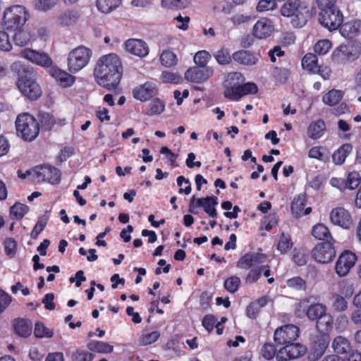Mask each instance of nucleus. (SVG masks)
<instances>
[{
	"label": "nucleus",
	"instance_id": "obj_27",
	"mask_svg": "<svg viewBox=\"0 0 361 361\" xmlns=\"http://www.w3.org/2000/svg\"><path fill=\"white\" fill-rule=\"evenodd\" d=\"M332 348L336 353V355L340 357H343L348 353L349 354L353 348L350 341L342 336H338L334 339Z\"/></svg>",
	"mask_w": 361,
	"mask_h": 361
},
{
	"label": "nucleus",
	"instance_id": "obj_46",
	"mask_svg": "<svg viewBox=\"0 0 361 361\" xmlns=\"http://www.w3.org/2000/svg\"><path fill=\"white\" fill-rule=\"evenodd\" d=\"M293 242L289 234L282 233L280 236V240L277 245V249L281 254H285L292 247Z\"/></svg>",
	"mask_w": 361,
	"mask_h": 361
},
{
	"label": "nucleus",
	"instance_id": "obj_44",
	"mask_svg": "<svg viewBox=\"0 0 361 361\" xmlns=\"http://www.w3.org/2000/svg\"><path fill=\"white\" fill-rule=\"evenodd\" d=\"M271 73L276 81L281 84H285L288 81L290 71L286 68H279L276 66L273 68Z\"/></svg>",
	"mask_w": 361,
	"mask_h": 361
},
{
	"label": "nucleus",
	"instance_id": "obj_30",
	"mask_svg": "<svg viewBox=\"0 0 361 361\" xmlns=\"http://www.w3.org/2000/svg\"><path fill=\"white\" fill-rule=\"evenodd\" d=\"M13 327L15 332L21 337H28L32 333V322L27 319H16Z\"/></svg>",
	"mask_w": 361,
	"mask_h": 361
},
{
	"label": "nucleus",
	"instance_id": "obj_23",
	"mask_svg": "<svg viewBox=\"0 0 361 361\" xmlns=\"http://www.w3.org/2000/svg\"><path fill=\"white\" fill-rule=\"evenodd\" d=\"M126 50L132 54L139 57H144L149 53L147 44L141 39H130L126 43Z\"/></svg>",
	"mask_w": 361,
	"mask_h": 361
},
{
	"label": "nucleus",
	"instance_id": "obj_38",
	"mask_svg": "<svg viewBox=\"0 0 361 361\" xmlns=\"http://www.w3.org/2000/svg\"><path fill=\"white\" fill-rule=\"evenodd\" d=\"M317 56L312 53L307 54L302 59V68L310 73H313L317 68Z\"/></svg>",
	"mask_w": 361,
	"mask_h": 361
},
{
	"label": "nucleus",
	"instance_id": "obj_13",
	"mask_svg": "<svg viewBox=\"0 0 361 361\" xmlns=\"http://www.w3.org/2000/svg\"><path fill=\"white\" fill-rule=\"evenodd\" d=\"M11 70L14 76L17 78V86L37 80L36 72L34 68L29 65L24 64L19 61L14 62L11 66Z\"/></svg>",
	"mask_w": 361,
	"mask_h": 361
},
{
	"label": "nucleus",
	"instance_id": "obj_52",
	"mask_svg": "<svg viewBox=\"0 0 361 361\" xmlns=\"http://www.w3.org/2000/svg\"><path fill=\"white\" fill-rule=\"evenodd\" d=\"M214 57L220 65L229 64L233 59L228 49L224 48L218 50L214 54Z\"/></svg>",
	"mask_w": 361,
	"mask_h": 361
},
{
	"label": "nucleus",
	"instance_id": "obj_4",
	"mask_svg": "<svg viewBox=\"0 0 361 361\" xmlns=\"http://www.w3.org/2000/svg\"><path fill=\"white\" fill-rule=\"evenodd\" d=\"M15 124L18 136L25 142H32L39 135L40 124L29 113L20 114L16 118Z\"/></svg>",
	"mask_w": 361,
	"mask_h": 361
},
{
	"label": "nucleus",
	"instance_id": "obj_60",
	"mask_svg": "<svg viewBox=\"0 0 361 361\" xmlns=\"http://www.w3.org/2000/svg\"><path fill=\"white\" fill-rule=\"evenodd\" d=\"M161 78L164 82H171L173 84H178L183 80L182 77L179 74L169 71H163Z\"/></svg>",
	"mask_w": 361,
	"mask_h": 361
},
{
	"label": "nucleus",
	"instance_id": "obj_45",
	"mask_svg": "<svg viewBox=\"0 0 361 361\" xmlns=\"http://www.w3.org/2000/svg\"><path fill=\"white\" fill-rule=\"evenodd\" d=\"M160 61L163 66L171 67L177 63L176 55L171 51L165 50L160 56Z\"/></svg>",
	"mask_w": 361,
	"mask_h": 361
},
{
	"label": "nucleus",
	"instance_id": "obj_47",
	"mask_svg": "<svg viewBox=\"0 0 361 361\" xmlns=\"http://www.w3.org/2000/svg\"><path fill=\"white\" fill-rule=\"evenodd\" d=\"M34 334L37 338H51L54 333L52 330L46 327L43 323L37 322L35 324Z\"/></svg>",
	"mask_w": 361,
	"mask_h": 361
},
{
	"label": "nucleus",
	"instance_id": "obj_10",
	"mask_svg": "<svg viewBox=\"0 0 361 361\" xmlns=\"http://www.w3.org/2000/svg\"><path fill=\"white\" fill-rule=\"evenodd\" d=\"M343 20V14L337 7H329L327 9L322 8L320 10L319 21L321 25L330 31L339 28Z\"/></svg>",
	"mask_w": 361,
	"mask_h": 361
},
{
	"label": "nucleus",
	"instance_id": "obj_51",
	"mask_svg": "<svg viewBox=\"0 0 361 361\" xmlns=\"http://www.w3.org/2000/svg\"><path fill=\"white\" fill-rule=\"evenodd\" d=\"M160 336L158 331L144 334L139 338V345L141 346L147 345L156 342Z\"/></svg>",
	"mask_w": 361,
	"mask_h": 361
},
{
	"label": "nucleus",
	"instance_id": "obj_41",
	"mask_svg": "<svg viewBox=\"0 0 361 361\" xmlns=\"http://www.w3.org/2000/svg\"><path fill=\"white\" fill-rule=\"evenodd\" d=\"M49 219V216L44 214L38 218L37 222L30 233L31 238L36 240L39 234L44 229Z\"/></svg>",
	"mask_w": 361,
	"mask_h": 361
},
{
	"label": "nucleus",
	"instance_id": "obj_61",
	"mask_svg": "<svg viewBox=\"0 0 361 361\" xmlns=\"http://www.w3.org/2000/svg\"><path fill=\"white\" fill-rule=\"evenodd\" d=\"M177 184L180 187L179 193H185L189 195L191 192V185L189 179L185 178L183 176L177 178Z\"/></svg>",
	"mask_w": 361,
	"mask_h": 361
},
{
	"label": "nucleus",
	"instance_id": "obj_58",
	"mask_svg": "<svg viewBox=\"0 0 361 361\" xmlns=\"http://www.w3.org/2000/svg\"><path fill=\"white\" fill-rule=\"evenodd\" d=\"M360 182L361 177L358 172L352 171L348 173L346 180L348 189L353 190L356 188L360 184Z\"/></svg>",
	"mask_w": 361,
	"mask_h": 361
},
{
	"label": "nucleus",
	"instance_id": "obj_33",
	"mask_svg": "<svg viewBox=\"0 0 361 361\" xmlns=\"http://www.w3.org/2000/svg\"><path fill=\"white\" fill-rule=\"evenodd\" d=\"M343 97V91L332 89L323 96L322 101L325 104L333 106L338 104Z\"/></svg>",
	"mask_w": 361,
	"mask_h": 361
},
{
	"label": "nucleus",
	"instance_id": "obj_22",
	"mask_svg": "<svg viewBox=\"0 0 361 361\" xmlns=\"http://www.w3.org/2000/svg\"><path fill=\"white\" fill-rule=\"evenodd\" d=\"M273 30L271 21L267 18H262L254 25L252 34L258 39H265L271 35Z\"/></svg>",
	"mask_w": 361,
	"mask_h": 361
},
{
	"label": "nucleus",
	"instance_id": "obj_39",
	"mask_svg": "<svg viewBox=\"0 0 361 361\" xmlns=\"http://www.w3.org/2000/svg\"><path fill=\"white\" fill-rule=\"evenodd\" d=\"M306 205V201L304 198L298 197L295 198L291 203V212L293 216L299 219L302 216V212Z\"/></svg>",
	"mask_w": 361,
	"mask_h": 361
},
{
	"label": "nucleus",
	"instance_id": "obj_9",
	"mask_svg": "<svg viewBox=\"0 0 361 361\" xmlns=\"http://www.w3.org/2000/svg\"><path fill=\"white\" fill-rule=\"evenodd\" d=\"M336 241H327L317 243L312 250L311 255L314 260L320 264L331 262L336 257V249L334 245Z\"/></svg>",
	"mask_w": 361,
	"mask_h": 361
},
{
	"label": "nucleus",
	"instance_id": "obj_37",
	"mask_svg": "<svg viewBox=\"0 0 361 361\" xmlns=\"http://www.w3.org/2000/svg\"><path fill=\"white\" fill-rule=\"evenodd\" d=\"M28 211V206L20 202H16L10 207V215L16 220H20Z\"/></svg>",
	"mask_w": 361,
	"mask_h": 361
},
{
	"label": "nucleus",
	"instance_id": "obj_55",
	"mask_svg": "<svg viewBox=\"0 0 361 361\" xmlns=\"http://www.w3.org/2000/svg\"><path fill=\"white\" fill-rule=\"evenodd\" d=\"M162 5L169 8H176L182 9L188 7L190 1V0H161Z\"/></svg>",
	"mask_w": 361,
	"mask_h": 361
},
{
	"label": "nucleus",
	"instance_id": "obj_18",
	"mask_svg": "<svg viewBox=\"0 0 361 361\" xmlns=\"http://www.w3.org/2000/svg\"><path fill=\"white\" fill-rule=\"evenodd\" d=\"M21 55L27 60L41 66L47 68L52 66V59L44 52L26 48L21 51Z\"/></svg>",
	"mask_w": 361,
	"mask_h": 361
},
{
	"label": "nucleus",
	"instance_id": "obj_5",
	"mask_svg": "<svg viewBox=\"0 0 361 361\" xmlns=\"http://www.w3.org/2000/svg\"><path fill=\"white\" fill-rule=\"evenodd\" d=\"M360 55L361 42L355 39L336 47L331 54V59L337 65L346 64L355 61Z\"/></svg>",
	"mask_w": 361,
	"mask_h": 361
},
{
	"label": "nucleus",
	"instance_id": "obj_1",
	"mask_svg": "<svg viewBox=\"0 0 361 361\" xmlns=\"http://www.w3.org/2000/svg\"><path fill=\"white\" fill-rule=\"evenodd\" d=\"M121 60L116 54L102 56L97 61L94 75L97 84L109 91L120 92V82L123 76Z\"/></svg>",
	"mask_w": 361,
	"mask_h": 361
},
{
	"label": "nucleus",
	"instance_id": "obj_8",
	"mask_svg": "<svg viewBox=\"0 0 361 361\" xmlns=\"http://www.w3.org/2000/svg\"><path fill=\"white\" fill-rule=\"evenodd\" d=\"M92 50L85 46H79L72 50L68 57V68L70 72L77 73L88 63Z\"/></svg>",
	"mask_w": 361,
	"mask_h": 361
},
{
	"label": "nucleus",
	"instance_id": "obj_29",
	"mask_svg": "<svg viewBox=\"0 0 361 361\" xmlns=\"http://www.w3.org/2000/svg\"><path fill=\"white\" fill-rule=\"evenodd\" d=\"M312 236L318 240L336 241L332 237L330 231L327 226L323 224H317L312 228L311 232Z\"/></svg>",
	"mask_w": 361,
	"mask_h": 361
},
{
	"label": "nucleus",
	"instance_id": "obj_21",
	"mask_svg": "<svg viewBox=\"0 0 361 361\" xmlns=\"http://www.w3.org/2000/svg\"><path fill=\"white\" fill-rule=\"evenodd\" d=\"M22 95L30 101H35L39 99L42 93L39 85L37 80L32 82H28L26 84H22L17 86Z\"/></svg>",
	"mask_w": 361,
	"mask_h": 361
},
{
	"label": "nucleus",
	"instance_id": "obj_14",
	"mask_svg": "<svg viewBox=\"0 0 361 361\" xmlns=\"http://www.w3.org/2000/svg\"><path fill=\"white\" fill-rule=\"evenodd\" d=\"M307 353V347L299 343L292 342L280 348L276 354L279 361H288L303 356Z\"/></svg>",
	"mask_w": 361,
	"mask_h": 361
},
{
	"label": "nucleus",
	"instance_id": "obj_54",
	"mask_svg": "<svg viewBox=\"0 0 361 361\" xmlns=\"http://www.w3.org/2000/svg\"><path fill=\"white\" fill-rule=\"evenodd\" d=\"M95 355L86 350H76L72 355L73 361H92Z\"/></svg>",
	"mask_w": 361,
	"mask_h": 361
},
{
	"label": "nucleus",
	"instance_id": "obj_2",
	"mask_svg": "<svg viewBox=\"0 0 361 361\" xmlns=\"http://www.w3.org/2000/svg\"><path fill=\"white\" fill-rule=\"evenodd\" d=\"M281 13L285 17H291L294 27H302L316 13L314 7L310 10L308 6L300 0H287L281 8Z\"/></svg>",
	"mask_w": 361,
	"mask_h": 361
},
{
	"label": "nucleus",
	"instance_id": "obj_63",
	"mask_svg": "<svg viewBox=\"0 0 361 361\" xmlns=\"http://www.w3.org/2000/svg\"><path fill=\"white\" fill-rule=\"evenodd\" d=\"M322 149H324L322 147H314L311 148L309 151L308 155L310 158L317 159L320 161H326L329 160V157L323 152H322Z\"/></svg>",
	"mask_w": 361,
	"mask_h": 361
},
{
	"label": "nucleus",
	"instance_id": "obj_31",
	"mask_svg": "<svg viewBox=\"0 0 361 361\" xmlns=\"http://www.w3.org/2000/svg\"><path fill=\"white\" fill-rule=\"evenodd\" d=\"M353 145L350 143H345L341 145L332 154V159L335 164L341 165L344 163L348 155L352 152Z\"/></svg>",
	"mask_w": 361,
	"mask_h": 361
},
{
	"label": "nucleus",
	"instance_id": "obj_56",
	"mask_svg": "<svg viewBox=\"0 0 361 361\" xmlns=\"http://www.w3.org/2000/svg\"><path fill=\"white\" fill-rule=\"evenodd\" d=\"M331 47V42L329 39H322L318 41L314 47L315 53L319 55H324Z\"/></svg>",
	"mask_w": 361,
	"mask_h": 361
},
{
	"label": "nucleus",
	"instance_id": "obj_3",
	"mask_svg": "<svg viewBox=\"0 0 361 361\" xmlns=\"http://www.w3.org/2000/svg\"><path fill=\"white\" fill-rule=\"evenodd\" d=\"M244 81L243 75L238 72L232 73L226 80V89L224 95L231 100H238L247 94H255L258 91V87L253 82L240 83Z\"/></svg>",
	"mask_w": 361,
	"mask_h": 361
},
{
	"label": "nucleus",
	"instance_id": "obj_7",
	"mask_svg": "<svg viewBox=\"0 0 361 361\" xmlns=\"http://www.w3.org/2000/svg\"><path fill=\"white\" fill-rule=\"evenodd\" d=\"M312 297L305 298L300 300L298 304V308L295 310V314L301 317L305 314L310 321H317L327 311L325 305L320 302L310 303Z\"/></svg>",
	"mask_w": 361,
	"mask_h": 361
},
{
	"label": "nucleus",
	"instance_id": "obj_59",
	"mask_svg": "<svg viewBox=\"0 0 361 361\" xmlns=\"http://www.w3.org/2000/svg\"><path fill=\"white\" fill-rule=\"evenodd\" d=\"M265 268L266 266L263 265L259 267L252 269L246 276V283H255L261 277L262 273L264 271V269Z\"/></svg>",
	"mask_w": 361,
	"mask_h": 361
},
{
	"label": "nucleus",
	"instance_id": "obj_26",
	"mask_svg": "<svg viewBox=\"0 0 361 361\" xmlns=\"http://www.w3.org/2000/svg\"><path fill=\"white\" fill-rule=\"evenodd\" d=\"M233 59L244 66H253L258 61V58L250 51L239 50L234 52L232 55Z\"/></svg>",
	"mask_w": 361,
	"mask_h": 361
},
{
	"label": "nucleus",
	"instance_id": "obj_40",
	"mask_svg": "<svg viewBox=\"0 0 361 361\" xmlns=\"http://www.w3.org/2000/svg\"><path fill=\"white\" fill-rule=\"evenodd\" d=\"M165 109V104L158 98H154L149 104V108L146 111L148 116L161 114Z\"/></svg>",
	"mask_w": 361,
	"mask_h": 361
},
{
	"label": "nucleus",
	"instance_id": "obj_34",
	"mask_svg": "<svg viewBox=\"0 0 361 361\" xmlns=\"http://www.w3.org/2000/svg\"><path fill=\"white\" fill-rule=\"evenodd\" d=\"M122 0H97V7L103 13H109L118 8Z\"/></svg>",
	"mask_w": 361,
	"mask_h": 361
},
{
	"label": "nucleus",
	"instance_id": "obj_32",
	"mask_svg": "<svg viewBox=\"0 0 361 361\" xmlns=\"http://www.w3.org/2000/svg\"><path fill=\"white\" fill-rule=\"evenodd\" d=\"M325 130V122L322 119H319L310 123L307 128V133L310 138L317 140L323 135Z\"/></svg>",
	"mask_w": 361,
	"mask_h": 361
},
{
	"label": "nucleus",
	"instance_id": "obj_49",
	"mask_svg": "<svg viewBox=\"0 0 361 361\" xmlns=\"http://www.w3.org/2000/svg\"><path fill=\"white\" fill-rule=\"evenodd\" d=\"M332 307L337 312H343L348 308V302L343 296L335 293L332 295Z\"/></svg>",
	"mask_w": 361,
	"mask_h": 361
},
{
	"label": "nucleus",
	"instance_id": "obj_17",
	"mask_svg": "<svg viewBox=\"0 0 361 361\" xmlns=\"http://www.w3.org/2000/svg\"><path fill=\"white\" fill-rule=\"evenodd\" d=\"M330 221L334 225L344 229H350L353 226V219L350 212L343 207L334 208L330 212Z\"/></svg>",
	"mask_w": 361,
	"mask_h": 361
},
{
	"label": "nucleus",
	"instance_id": "obj_64",
	"mask_svg": "<svg viewBox=\"0 0 361 361\" xmlns=\"http://www.w3.org/2000/svg\"><path fill=\"white\" fill-rule=\"evenodd\" d=\"M217 321L216 317L213 314H207L205 315L202 321V326L204 328L209 332L211 333L214 327L215 326V324Z\"/></svg>",
	"mask_w": 361,
	"mask_h": 361
},
{
	"label": "nucleus",
	"instance_id": "obj_50",
	"mask_svg": "<svg viewBox=\"0 0 361 361\" xmlns=\"http://www.w3.org/2000/svg\"><path fill=\"white\" fill-rule=\"evenodd\" d=\"M210 59L211 55L209 53L205 50H202L195 54L193 60L197 65L196 66L208 67L207 64Z\"/></svg>",
	"mask_w": 361,
	"mask_h": 361
},
{
	"label": "nucleus",
	"instance_id": "obj_12",
	"mask_svg": "<svg viewBox=\"0 0 361 361\" xmlns=\"http://www.w3.org/2000/svg\"><path fill=\"white\" fill-rule=\"evenodd\" d=\"M300 329L294 324H286L276 329L274 340L276 345H286L299 336Z\"/></svg>",
	"mask_w": 361,
	"mask_h": 361
},
{
	"label": "nucleus",
	"instance_id": "obj_15",
	"mask_svg": "<svg viewBox=\"0 0 361 361\" xmlns=\"http://www.w3.org/2000/svg\"><path fill=\"white\" fill-rule=\"evenodd\" d=\"M357 260L355 254L350 250L343 251L339 256L335 266L336 274L342 277L348 274Z\"/></svg>",
	"mask_w": 361,
	"mask_h": 361
},
{
	"label": "nucleus",
	"instance_id": "obj_62",
	"mask_svg": "<svg viewBox=\"0 0 361 361\" xmlns=\"http://www.w3.org/2000/svg\"><path fill=\"white\" fill-rule=\"evenodd\" d=\"M252 259L251 252L246 253L237 262L236 267L240 269H248L254 265Z\"/></svg>",
	"mask_w": 361,
	"mask_h": 361
},
{
	"label": "nucleus",
	"instance_id": "obj_6",
	"mask_svg": "<svg viewBox=\"0 0 361 361\" xmlns=\"http://www.w3.org/2000/svg\"><path fill=\"white\" fill-rule=\"evenodd\" d=\"M28 18L29 14L24 6L20 5L12 6L4 11V26L6 30H18L25 23Z\"/></svg>",
	"mask_w": 361,
	"mask_h": 361
},
{
	"label": "nucleus",
	"instance_id": "obj_20",
	"mask_svg": "<svg viewBox=\"0 0 361 361\" xmlns=\"http://www.w3.org/2000/svg\"><path fill=\"white\" fill-rule=\"evenodd\" d=\"M49 73L59 82V85L64 88L72 86L75 81V76L59 68L56 66H52L49 68Z\"/></svg>",
	"mask_w": 361,
	"mask_h": 361
},
{
	"label": "nucleus",
	"instance_id": "obj_19",
	"mask_svg": "<svg viewBox=\"0 0 361 361\" xmlns=\"http://www.w3.org/2000/svg\"><path fill=\"white\" fill-rule=\"evenodd\" d=\"M133 94L135 99L145 102L156 96L158 94V89L154 83L147 82L134 88Z\"/></svg>",
	"mask_w": 361,
	"mask_h": 361
},
{
	"label": "nucleus",
	"instance_id": "obj_43",
	"mask_svg": "<svg viewBox=\"0 0 361 361\" xmlns=\"http://www.w3.org/2000/svg\"><path fill=\"white\" fill-rule=\"evenodd\" d=\"M286 285L288 288L296 290H306L307 282L300 276H295L286 281Z\"/></svg>",
	"mask_w": 361,
	"mask_h": 361
},
{
	"label": "nucleus",
	"instance_id": "obj_48",
	"mask_svg": "<svg viewBox=\"0 0 361 361\" xmlns=\"http://www.w3.org/2000/svg\"><path fill=\"white\" fill-rule=\"evenodd\" d=\"M78 19V14L73 11H66L61 13L59 17L60 24L62 25H69L75 23Z\"/></svg>",
	"mask_w": 361,
	"mask_h": 361
},
{
	"label": "nucleus",
	"instance_id": "obj_57",
	"mask_svg": "<svg viewBox=\"0 0 361 361\" xmlns=\"http://www.w3.org/2000/svg\"><path fill=\"white\" fill-rule=\"evenodd\" d=\"M4 245L6 255L10 258L13 257L16 253V241L12 238H8L5 240Z\"/></svg>",
	"mask_w": 361,
	"mask_h": 361
},
{
	"label": "nucleus",
	"instance_id": "obj_42",
	"mask_svg": "<svg viewBox=\"0 0 361 361\" xmlns=\"http://www.w3.org/2000/svg\"><path fill=\"white\" fill-rule=\"evenodd\" d=\"M15 31L16 32L13 35L15 44L20 47L25 46L30 39V34L27 31L22 30L21 27Z\"/></svg>",
	"mask_w": 361,
	"mask_h": 361
},
{
	"label": "nucleus",
	"instance_id": "obj_36",
	"mask_svg": "<svg viewBox=\"0 0 361 361\" xmlns=\"http://www.w3.org/2000/svg\"><path fill=\"white\" fill-rule=\"evenodd\" d=\"M327 343L324 340L315 343L309 353L308 358L310 361H316L320 358L324 353L327 347Z\"/></svg>",
	"mask_w": 361,
	"mask_h": 361
},
{
	"label": "nucleus",
	"instance_id": "obj_11",
	"mask_svg": "<svg viewBox=\"0 0 361 361\" xmlns=\"http://www.w3.org/2000/svg\"><path fill=\"white\" fill-rule=\"evenodd\" d=\"M34 177L38 182H48L52 185H58L61 182V171L51 165L42 164L33 169Z\"/></svg>",
	"mask_w": 361,
	"mask_h": 361
},
{
	"label": "nucleus",
	"instance_id": "obj_16",
	"mask_svg": "<svg viewBox=\"0 0 361 361\" xmlns=\"http://www.w3.org/2000/svg\"><path fill=\"white\" fill-rule=\"evenodd\" d=\"M214 74L212 67L193 66L185 73V78L195 83H202L207 81Z\"/></svg>",
	"mask_w": 361,
	"mask_h": 361
},
{
	"label": "nucleus",
	"instance_id": "obj_28",
	"mask_svg": "<svg viewBox=\"0 0 361 361\" xmlns=\"http://www.w3.org/2000/svg\"><path fill=\"white\" fill-rule=\"evenodd\" d=\"M316 328L322 334H329L334 328V318L329 313L325 312L317 321Z\"/></svg>",
	"mask_w": 361,
	"mask_h": 361
},
{
	"label": "nucleus",
	"instance_id": "obj_53",
	"mask_svg": "<svg viewBox=\"0 0 361 361\" xmlns=\"http://www.w3.org/2000/svg\"><path fill=\"white\" fill-rule=\"evenodd\" d=\"M240 284V278L233 276L226 279L224 285L226 290L231 293H234L238 290Z\"/></svg>",
	"mask_w": 361,
	"mask_h": 361
},
{
	"label": "nucleus",
	"instance_id": "obj_24",
	"mask_svg": "<svg viewBox=\"0 0 361 361\" xmlns=\"http://www.w3.org/2000/svg\"><path fill=\"white\" fill-rule=\"evenodd\" d=\"M361 31V20H353L341 23L339 27L341 35L345 38L353 39L357 37Z\"/></svg>",
	"mask_w": 361,
	"mask_h": 361
},
{
	"label": "nucleus",
	"instance_id": "obj_35",
	"mask_svg": "<svg viewBox=\"0 0 361 361\" xmlns=\"http://www.w3.org/2000/svg\"><path fill=\"white\" fill-rule=\"evenodd\" d=\"M87 346L90 350L100 353H110L114 350L113 345L104 341H92Z\"/></svg>",
	"mask_w": 361,
	"mask_h": 361
},
{
	"label": "nucleus",
	"instance_id": "obj_25",
	"mask_svg": "<svg viewBox=\"0 0 361 361\" xmlns=\"http://www.w3.org/2000/svg\"><path fill=\"white\" fill-rule=\"evenodd\" d=\"M37 116L42 130L46 131L51 130L55 124L60 126L65 125V119L56 120L53 115L47 112L39 111Z\"/></svg>",
	"mask_w": 361,
	"mask_h": 361
}]
</instances>
